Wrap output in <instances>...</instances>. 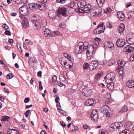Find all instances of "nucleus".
Listing matches in <instances>:
<instances>
[{
	"instance_id": "nucleus-1",
	"label": "nucleus",
	"mask_w": 134,
	"mask_h": 134,
	"mask_svg": "<svg viewBox=\"0 0 134 134\" xmlns=\"http://www.w3.org/2000/svg\"><path fill=\"white\" fill-rule=\"evenodd\" d=\"M88 46V43L86 42H80L75 47L74 51L75 53L77 54L81 53L83 51L86 49Z\"/></svg>"
},
{
	"instance_id": "nucleus-2",
	"label": "nucleus",
	"mask_w": 134,
	"mask_h": 134,
	"mask_svg": "<svg viewBox=\"0 0 134 134\" xmlns=\"http://www.w3.org/2000/svg\"><path fill=\"white\" fill-rule=\"evenodd\" d=\"M45 5L43 3L39 2L37 3H30L29 4V7L30 9L35 11L38 9L40 10H44L46 8Z\"/></svg>"
},
{
	"instance_id": "nucleus-3",
	"label": "nucleus",
	"mask_w": 134,
	"mask_h": 134,
	"mask_svg": "<svg viewBox=\"0 0 134 134\" xmlns=\"http://www.w3.org/2000/svg\"><path fill=\"white\" fill-rule=\"evenodd\" d=\"M66 58H62L60 62L61 65L67 69H69L71 68L72 64L70 60H68L67 62L65 60Z\"/></svg>"
},
{
	"instance_id": "nucleus-4",
	"label": "nucleus",
	"mask_w": 134,
	"mask_h": 134,
	"mask_svg": "<svg viewBox=\"0 0 134 134\" xmlns=\"http://www.w3.org/2000/svg\"><path fill=\"white\" fill-rule=\"evenodd\" d=\"M123 127V125L120 122H115L112 124L109 130L110 131H114L116 129H121Z\"/></svg>"
},
{
	"instance_id": "nucleus-5",
	"label": "nucleus",
	"mask_w": 134,
	"mask_h": 134,
	"mask_svg": "<svg viewBox=\"0 0 134 134\" xmlns=\"http://www.w3.org/2000/svg\"><path fill=\"white\" fill-rule=\"evenodd\" d=\"M102 9L100 8L94 7L91 10V13L93 16H100L101 15Z\"/></svg>"
},
{
	"instance_id": "nucleus-6",
	"label": "nucleus",
	"mask_w": 134,
	"mask_h": 134,
	"mask_svg": "<svg viewBox=\"0 0 134 134\" xmlns=\"http://www.w3.org/2000/svg\"><path fill=\"white\" fill-rule=\"evenodd\" d=\"M19 17L22 20L21 24L23 28L25 29L28 27L29 25L28 20L24 16L20 15Z\"/></svg>"
},
{
	"instance_id": "nucleus-7",
	"label": "nucleus",
	"mask_w": 134,
	"mask_h": 134,
	"mask_svg": "<svg viewBox=\"0 0 134 134\" xmlns=\"http://www.w3.org/2000/svg\"><path fill=\"white\" fill-rule=\"evenodd\" d=\"M115 76V74L114 72H111L108 74L105 77V82H108L112 81L114 79Z\"/></svg>"
},
{
	"instance_id": "nucleus-8",
	"label": "nucleus",
	"mask_w": 134,
	"mask_h": 134,
	"mask_svg": "<svg viewBox=\"0 0 134 134\" xmlns=\"http://www.w3.org/2000/svg\"><path fill=\"white\" fill-rule=\"evenodd\" d=\"M19 11L21 15H29L28 9L27 7L26 6H23L19 8Z\"/></svg>"
},
{
	"instance_id": "nucleus-9",
	"label": "nucleus",
	"mask_w": 134,
	"mask_h": 134,
	"mask_svg": "<svg viewBox=\"0 0 134 134\" xmlns=\"http://www.w3.org/2000/svg\"><path fill=\"white\" fill-rule=\"evenodd\" d=\"M58 12V16H59L60 14H61L64 17L68 16L67 10L66 8L65 7L59 8Z\"/></svg>"
},
{
	"instance_id": "nucleus-10",
	"label": "nucleus",
	"mask_w": 134,
	"mask_h": 134,
	"mask_svg": "<svg viewBox=\"0 0 134 134\" xmlns=\"http://www.w3.org/2000/svg\"><path fill=\"white\" fill-rule=\"evenodd\" d=\"M87 51L86 52V54L87 55V58L88 59H90L92 57V52L94 50L92 46H88V48L86 49Z\"/></svg>"
},
{
	"instance_id": "nucleus-11",
	"label": "nucleus",
	"mask_w": 134,
	"mask_h": 134,
	"mask_svg": "<svg viewBox=\"0 0 134 134\" xmlns=\"http://www.w3.org/2000/svg\"><path fill=\"white\" fill-rule=\"evenodd\" d=\"M126 40L129 44H134V34H128L126 36Z\"/></svg>"
},
{
	"instance_id": "nucleus-12",
	"label": "nucleus",
	"mask_w": 134,
	"mask_h": 134,
	"mask_svg": "<svg viewBox=\"0 0 134 134\" xmlns=\"http://www.w3.org/2000/svg\"><path fill=\"white\" fill-rule=\"evenodd\" d=\"M125 41L124 39L119 38L118 39L116 42V45L118 47H123L126 44Z\"/></svg>"
},
{
	"instance_id": "nucleus-13",
	"label": "nucleus",
	"mask_w": 134,
	"mask_h": 134,
	"mask_svg": "<svg viewBox=\"0 0 134 134\" xmlns=\"http://www.w3.org/2000/svg\"><path fill=\"white\" fill-rule=\"evenodd\" d=\"M91 119L92 120L95 121H97L98 119V112L96 110H92L91 114Z\"/></svg>"
},
{
	"instance_id": "nucleus-14",
	"label": "nucleus",
	"mask_w": 134,
	"mask_h": 134,
	"mask_svg": "<svg viewBox=\"0 0 134 134\" xmlns=\"http://www.w3.org/2000/svg\"><path fill=\"white\" fill-rule=\"evenodd\" d=\"M101 39L98 38H94L93 41V45H90V46H92L93 48L95 49L98 46L99 44V42H101Z\"/></svg>"
},
{
	"instance_id": "nucleus-15",
	"label": "nucleus",
	"mask_w": 134,
	"mask_h": 134,
	"mask_svg": "<svg viewBox=\"0 0 134 134\" xmlns=\"http://www.w3.org/2000/svg\"><path fill=\"white\" fill-rule=\"evenodd\" d=\"M32 26L34 29L36 30H39L41 28V25L40 22L38 21L33 22Z\"/></svg>"
},
{
	"instance_id": "nucleus-16",
	"label": "nucleus",
	"mask_w": 134,
	"mask_h": 134,
	"mask_svg": "<svg viewBox=\"0 0 134 134\" xmlns=\"http://www.w3.org/2000/svg\"><path fill=\"white\" fill-rule=\"evenodd\" d=\"M95 100L94 99H88L85 103V105L86 106H92L94 103Z\"/></svg>"
},
{
	"instance_id": "nucleus-17",
	"label": "nucleus",
	"mask_w": 134,
	"mask_h": 134,
	"mask_svg": "<svg viewBox=\"0 0 134 134\" xmlns=\"http://www.w3.org/2000/svg\"><path fill=\"white\" fill-rule=\"evenodd\" d=\"M91 92V90L88 88H84L82 90L83 94L85 96H89Z\"/></svg>"
},
{
	"instance_id": "nucleus-18",
	"label": "nucleus",
	"mask_w": 134,
	"mask_h": 134,
	"mask_svg": "<svg viewBox=\"0 0 134 134\" xmlns=\"http://www.w3.org/2000/svg\"><path fill=\"white\" fill-rule=\"evenodd\" d=\"M32 43L30 40L28 39H26L25 41V42L23 43V46L25 50H27L28 48L26 45L29 46L32 45Z\"/></svg>"
},
{
	"instance_id": "nucleus-19",
	"label": "nucleus",
	"mask_w": 134,
	"mask_h": 134,
	"mask_svg": "<svg viewBox=\"0 0 134 134\" xmlns=\"http://www.w3.org/2000/svg\"><path fill=\"white\" fill-rule=\"evenodd\" d=\"M103 25V24H101L98 26L97 30H98V31L99 32V34L103 32L105 30V28Z\"/></svg>"
},
{
	"instance_id": "nucleus-20",
	"label": "nucleus",
	"mask_w": 134,
	"mask_h": 134,
	"mask_svg": "<svg viewBox=\"0 0 134 134\" xmlns=\"http://www.w3.org/2000/svg\"><path fill=\"white\" fill-rule=\"evenodd\" d=\"M126 52H132L134 51V48L130 45H127L124 48Z\"/></svg>"
},
{
	"instance_id": "nucleus-21",
	"label": "nucleus",
	"mask_w": 134,
	"mask_h": 134,
	"mask_svg": "<svg viewBox=\"0 0 134 134\" xmlns=\"http://www.w3.org/2000/svg\"><path fill=\"white\" fill-rule=\"evenodd\" d=\"M117 15L120 21H123L125 19V16L122 12H118L117 13Z\"/></svg>"
},
{
	"instance_id": "nucleus-22",
	"label": "nucleus",
	"mask_w": 134,
	"mask_h": 134,
	"mask_svg": "<svg viewBox=\"0 0 134 134\" xmlns=\"http://www.w3.org/2000/svg\"><path fill=\"white\" fill-rule=\"evenodd\" d=\"M90 5L89 4H86L83 8V10L85 12L87 13H91V10L90 9Z\"/></svg>"
},
{
	"instance_id": "nucleus-23",
	"label": "nucleus",
	"mask_w": 134,
	"mask_h": 134,
	"mask_svg": "<svg viewBox=\"0 0 134 134\" xmlns=\"http://www.w3.org/2000/svg\"><path fill=\"white\" fill-rule=\"evenodd\" d=\"M125 28V25L124 24L121 23L118 29V31L120 34L122 33L124 31Z\"/></svg>"
},
{
	"instance_id": "nucleus-24",
	"label": "nucleus",
	"mask_w": 134,
	"mask_h": 134,
	"mask_svg": "<svg viewBox=\"0 0 134 134\" xmlns=\"http://www.w3.org/2000/svg\"><path fill=\"white\" fill-rule=\"evenodd\" d=\"M126 85L129 88H133L134 87V81L132 80L129 81L126 83Z\"/></svg>"
},
{
	"instance_id": "nucleus-25",
	"label": "nucleus",
	"mask_w": 134,
	"mask_h": 134,
	"mask_svg": "<svg viewBox=\"0 0 134 134\" xmlns=\"http://www.w3.org/2000/svg\"><path fill=\"white\" fill-rule=\"evenodd\" d=\"M101 109L102 112L105 113L108 111H110V109L109 108L107 105H104L101 108Z\"/></svg>"
},
{
	"instance_id": "nucleus-26",
	"label": "nucleus",
	"mask_w": 134,
	"mask_h": 134,
	"mask_svg": "<svg viewBox=\"0 0 134 134\" xmlns=\"http://www.w3.org/2000/svg\"><path fill=\"white\" fill-rule=\"evenodd\" d=\"M32 20L34 22L38 21L40 22L41 18L40 17L37 15H33L31 17Z\"/></svg>"
},
{
	"instance_id": "nucleus-27",
	"label": "nucleus",
	"mask_w": 134,
	"mask_h": 134,
	"mask_svg": "<svg viewBox=\"0 0 134 134\" xmlns=\"http://www.w3.org/2000/svg\"><path fill=\"white\" fill-rule=\"evenodd\" d=\"M56 16V13L54 11L50 10L49 13V16L50 18L53 19Z\"/></svg>"
},
{
	"instance_id": "nucleus-28",
	"label": "nucleus",
	"mask_w": 134,
	"mask_h": 134,
	"mask_svg": "<svg viewBox=\"0 0 134 134\" xmlns=\"http://www.w3.org/2000/svg\"><path fill=\"white\" fill-rule=\"evenodd\" d=\"M106 82L108 83L107 86L109 90H111L113 89L114 88V84L113 82L109 81Z\"/></svg>"
},
{
	"instance_id": "nucleus-29",
	"label": "nucleus",
	"mask_w": 134,
	"mask_h": 134,
	"mask_svg": "<svg viewBox=\"0 0 134 134\" xmlns=\"http://www.w3.org/2000/svg\"><path fill=\"white\" fill-rule=\"evenodd\" d=\"M77 4L79 7L82 8H83L86 5V2L84 0H81Z\"/></svg>"
},
{
	"instance_id": "nucleus-30",
	"label": "nucleus",
	"mask_w": 134,
	"mask_h": 134,
	"mask_svg": "<svg viewBox=\"0 0 134 134\" xmlns=\"http://www.w3.org/2000/svg\"><path fill=\"white\" fill-rule=\"evenodd\" d=\"M114 44L113 43L110 42H108L105 43L104 46L106 48H111L113 47Z\"/></svg>"
},
{
	"instance_id": "nucleus-31",
	"label": "nucleus",
	"mask_w": 134,
	"mask_h": 134,
	"mask_svg": "<svg viewBox=\"0 0 134 134\" xmlns=\"http://www.w3.org/2000/svg\"><path fill=\"white\" fill-rule=\"evenodd\" d=\"M124 69L123 67L121 66H118L116 69V71L118 72L120 75H122L124 73Z\"/></svg>"
},
{
	"instance_id": "nucleus-32",
	"label": "nucleus",
	"mask_w": 134,
	"mask_h": 134,
	"mask_svg": "<svg viewBox=\"0 0 134 134\" xmlns=\"http://www.w3.org/2000/svg\"><path fill=\"white\" fill-rule=\"evenodd\" d=\"M58 35L62 36V34L58 31H56L53 32L51 34V36L52 37H55Z\"/></svg>"
},
{
	"instance_id": "nucleus-33",
	"label": "nucleus",
	"mask_w": 134,
	"mask_h": 134,
	"mask_svg": "<svg viewBox=\"0 0 134 134\" xmlns=\"http://www.w3.org/2000/svg\"><path fill=\"white\" fill-rule=\"evenodd\" d=\"M119 134H132L131 131L129 129H125L120 132Z\"/></svg>"
},
{
	"instance_id": "nucleus-34",
	"label": "nucleus",
	"mask_w": 134,
	"mask_h": 134,
	"mask_svg": "<svg viewBox=\"0 0 134 134\" xmlns=\"http://www.w3.org/2000/svg\"><path fill=\"white\" fill-rule=\"evenodd\" d=\"M128 19L134 18V11H132L129 12L128 13Z\"/></svg>"
},
{
	"instance_id": "nucleus-35",
	"label": "nucleus",
	"mask_w": 134,
	"mask_h": 134,
	"mask_svg": "<svg viewBox=\"0 0 134 134\" xmlns=\"http://www.w3.org/2000/svg\"><path fill=\"white\" fill-rule=\"evenodd\" d=\"M10 117L6 116H2L1 118V121L2 122L8 121L9 120Z\"/></svg>"
},
{
	"instance_id": "nucleus-36",
	"label": "nucleus",
	"mask_w": 134,
	"mask_h": 134,
	"mask_svg": "<svg viewBox=\"0 0 134 134\" xmlns=\"http://www.w3.org/2000/svg\"><path fill=\"white\" fill-rule=\"evenodd\" d=\"M50 32V31L49 29H46L44 31V35L45 37H47L48 36H51Z\"/></svg>"
},
{
	"instance_id": "nucleus-37",
	"label": "nucleus",
	"mask_w": 134,
	"mask_h": 134,
	"mask_svg": "<svg viewBox=\"0 0 134 134\" xmlns=\"http://www.w3.org/2000/svg\"><path fill=\"white\" fill-rule=\"evenodd\" d=\"M41 22L42 25L43 27H46L47 25V23L46 20L44 19H42L40 21Z\"/></svg>"
},
{
	"instance_id": "nucleus-38",
	"label": "nucleus",
	"mask_w": 134,
	"mask_h": 134,
	"mask_svg": "<svg viewBox=\"0 0 134 134\" xmlns=\"http://www.w3.org/2000/svg\"><path fill=\"white\" fill-rule=\"evenodd\" d=\"M118 63L119 65L118 66H121L122 67H123L125 64V62L122 60H118Z\"/></svg>"
},
{
	"instance_id": "nucleus-39",
	"label": "nucleus",
	"mask_w": 134,
	"mask_h": 134,
	"mask_svg": "<svg viewBox=\"0 0 134 134\" xmlns=\"http://www.w3.org/2000/svg\"><path fill=\"white\" fill-rule=\"evenodd\" d=\"M98 64L100 65H103L106 64L107 63V61L104 60H103L97 61Z\"/></svg>"
},
{
	"instance_id": "nucleus-40",
	"label": "nucleus",
	"mask_w": 134,
	"mask_h": 134,
	"mask_svg": "<svg viewBox=\"0 0 134 134\" xmlns=\"http://www.w3.org/2000/svg\"><path fill=\"white\" fill-rule=\"evenodd\" d=\"M132 122L131 121H128L127 122L124 124V127H126L127 128L130 127L132 125Z\"/></svg>"
},
{
	"instance_id": "nucleus-41",
	"label": "nucleus",
	"mask_w": 134,
	"mask_h": 134,
	"mask_svg": "<svg viewBox=\"0 0 134 134\" xmlns=\"http://www.w3.org/2000/svg\"><path fill=\"white\" fill-rule=\"evenodd\" d=\"M7 134H18L17 132L15 129H13L10 130L9 131L7 132Z\"/></svg>"
},
{
	"instance_id": "nucleus-42",
	"label": "nucleus",
	"mask_w": 134,
	"mask_h": 134,
	"mask_svg": "<svg viewBox=\"0 0 134 134\" xmlns=\"http://www.w3.org/2000/svg\"><path fill=\"white\" fill-rule=\"evenodd\" d=\"M128 110L127 107L126 106H123L121 109L120 110V112H125Z\"/></svg>"
},
{
	"instance_id": "nucleus-43",
	"label": "nucleus",
	"mask_w": 134,
	"mask_h": 134,
	"mask_svg": "<svg viewBox=\"0 0 134 134\" xmlns=\"http://www.w3.org/2000/svg\"><path fill=\"white\" fill-rule=\"evenodd\" d=\"M18 4L24 3H25L26 0H13Z\"/></svg>"
},
{
	"instance_id": "nucleus-44",
	"label": "nucleus",
	"mask_w": 134,
	"mask_h": 134,
	"mask_svg": "<svg viewBox=\"0 0 134 134\" xmlns=\"http://www.w3.org/2000/svg\"><path fill=\"white\" fill-rule=\"evenodd\" d=\"M98 5L102 6L105 2L104 0H96Z\"/></svg>"
},
{
	"instance_id": "nucleus-45",
	"label": "nucleus",
	"mask_w": 134,
	"mask_h": 134,
	"mask_svg": "<svg viewBox=\"0 0 134 134\" xmlns=\"http://www.w3.org/2000/svg\"><path fill=\"white\" fill-rule=\"evenodd\" d=\"M90 64L95 67H97L98 65L97 61L95 60L92 61Z\"/></svg>"
},
{
	"instance_id": "nucleus-46",
	"label": "nucleus",
	"mask_w": 134,
	"mask_h": 134,
	"mask_svg": "<svg viewBox=\"0 0 134 134\" xmlns=\"http://www.w3.org/2000/svg\"><path fill=\"white\" fill-rule=\"evenodd\" d=\"M105 113L106 116L108 117H110L112 115V112L110 110V111H108Z\"/></svg>"
},
{
	"instance_id": "nucleus-47",
	"label": "nucleus",
	"mask_w": 134,
	"mask_h": 134,
	"mask_svg": "<svg viewBox=\"0 0 134 134\" xmlns=\"http://www.w3.org/2000/svg\"><path fill=\"white\" fill-rule=\"evenodd\" d=\"M14 77V75L12 73L9 74L6 76V78L8 79H10Z\"/></svg>"
},
{
	"instance_id": "nucleus-48",
	"label": "nucleus",
	"mask_w": 134,
	"mask_h": 134,
	"mask_svg": "<svg viewBox=\"0 0 134 134\" xmlns=\"http://www.w3.org/2000/svg\"><path fill=\"white\" fill-rule=\"evenodd\" d=\"M111 9L110 8H107L104 10V12L106 14H108L110 12Z\"/></svg>"
},
{
	"instance_id": "nucleus-49",
	"label": "nucleus",
	"mask_w": 134,
	"mask_h": 134,
	"mask_svg": "<svg viewBox=\"0 0 134 134\" xmlns=\"http://www.w3.org/2000/svg\"><path fill=\"white\" fill-rule=\"evenodd\" d=\"M102 74L101 72H99L97 74H96L95 76V79H98L100 77L102 76Z\"/></svg>"
},
{
	"instance_id": "nucleus-50",
	"label": "nucleus",
	"mask_w": 134,
	"mask_h": 134,
	"mask_svg": "<svg viewBox=\"0 0 134 134\" xmlns=\"http://www.w3.org/2000/svg\"><path fill=\"white\" fill-rule=\"evenodd\" d=\"M97 67H95L94 66H93L92 65L90 64V65L89 66V68L90 69L91 71H93L95 69H96Z\"/></svg>"
},
{
	"instance_id": "nucleus-51",
	"label": "nucleus",
	"mask_w": 134,
	"mask_h": 134,
	"mask_svg": "<svg viewBox=\"0 0 134 134\" xmlns=\"http://www.w3.org/2000/svg\"><path fill=\"white\" fill-rule=\"evenodd\" d=\"M17 47L19 51L20 52H22V50L21 48V44L19 43H17Z\"/></svg>"
},
{
	"instance_id": "nucleus-52",
	"label": "nucleus",
	"mask_w": 134,
	"mask_h": 134,
	"mask_svg": "<svg viewBox=\"0 0 134 134\" xmlns=\"http://www.w3.org/2000/svg\"><path fill=\"white\" fill-rule=\"evenodd\" d=\"M83 68L85 69H86L88 68L89 66L88 64L87 63H85L83 65Z\"/></svg>"
},
{
	"instance_id": "nucleus-53",
	"label": "nucleus",
	"mask_w": 134,
	"mask_h": 134,
	"mask_svg": "<svg viewBox=\"0 0 134 134\" xmlns=\"http://www.w3.org/2000/svg\"><path fill=\"white\" fill-rule=\"evenodd\" d=\"M30 110H27L26 112H25L24 114L26 117H28L29 116V114L30 113Z\"/></svg>"
},
{
	"instance_id": "nucleus-54",
	"label": "nucleus",
	"mask_w": 134,
	"mask_h": 134,
	"mask_svg": "<svg viewBox=\"0 0 134 134\" xmlns=\"http://www.w3.org/2000/svg\"><path fill=\"white\" fill-rule=\"evenodd\" d=\"M57 77L56 76L54 75L52 77V80L53 82H56L57 81Z\"/></svg>"
},
{
	"instance_id": "nucleus-55",
	"label": "nucleus",
	"mask_w": 134,
	"mask_h": 134,
	"mask_svg": "<svg viewBox=\"0 0 134 134\" xmlns=\"http://www.w3.org/2000/svg\"><path fill=\"white\" fill-rule=\"evenodd\" d=\"M2 26L5 30H7L9 29L8 26L5 24H3Z\"/></svg>"
},
{
	"instance_id": "nucleus-56",
	"label": "nucleus",
	"mask_w": 134,
	"mask_h": 134,
	"mask_svg": "<svg viewBox=\"0 0 134 134\" xmlns=\"http://www.w3.org/2000/svg\"><path fill=\"white\" fill-rule=\"evenodd\" d=\"M66 0H57L56 2L58 3H63L65 2Z\"/></svg>"
},
{
	"instance_id": "nucleus-57",
	"label": "nucleus",
	"mask_w": 134,
	"mask_h": 134,
	"mask_svg": "<svg viewBox=\"0 0 134 134\" xmlns=\"http://www.w3.org/2000/svg\"><path fill=\"white\" fill-rule=\"evenodd\" d=\"M30 100V99L29 97H26L25 98V99L24 100V102L25 103H28Z\"/></svg>"
},
{
	"instance_id": "nucleus-58",
	"label": "nucleus",
	"mask_w": 134,
	"mask_h": 134,
	"mask_svg": "<svg viewBox=\"0 0 134 134\" xmlns=\"http://www.w3.org/2000/svg\"><path fill=\"white\" fill-rule=\"evenodd\" d=\"M104 94V95L105 97L107 99L109 98L110 96V94H109L108 95V94L106 92H105V93Z\"/></svg>"
},
{
	"instance_id": "nucleus-59",
	"label": "nucleus",
	"mask_w": 134,
	"mask_h": 134,
	"mask_svg": "<svg viewBox=\"0 0 134 134\" xmlns=\"http://www.w3.org/2000/svg\"><path fill=\"white\" fill-rule=\"evenodd\" d=\"M106 25L107 27L109 28H112V26L109 23L107 22L106 23Z\"/></svg>"
},
{
	"instance_id": "nucleus-60",
	"label": "nucleus",
	"mask_w": 134,
	"mask_h": 134,
	"mask_svg": "<svg viewBox=\"0 0 134 134\" xmlns=\"http://www.w3.org/2000/svg\"><path fill=\"white\" fill-rule=\"evenodd\" d=\"M74 5V2H72L69 4V6L70 8L73 7Z\"/></svg>"
},
{
	"instance_id": "nucleus-61",
	"label": "nucleus",
	"mask_w": 134,
	"mask_h": 134,
	"mask_svg": "<svg viewBox=\"0 0 134 134\" xmlns=\"http://www.w3.org/2000/svg\"><path fill=\"white\" fill-rule=\"evenodd\" d=\"M38 83L39 85V89L40 90H42L43 89V87L42 84V82L41 81H39Z\"/></svg>"
},
{
	"instance_id": "nucleus-62",
	"label": "nucleus",
	"mask_w": 134,
	"mask_h": 134,
	"mask_svg": "<svg viewBox=\"0 0 134 134\" xmlns=\"http://www.w3.org/2000/svg\"><path fill=\"white\" fill-rule=\"evenodd\" d=\"M83 128L85 129H88L90 128V126L88 125H84L83 126Z\"/></svg>"
},
{
	"instance_id": "nucleus-63",
	"label": "nucleus",
	"mask_w": 134,
	"mask_h": 134,
	"mask_svg": "<svg viewBox=\"0 0 134 134\" xmlns=\"http://www.w3.org/2000/svg\"><path fill=\"white\" fill-rule=\"evenodd\" d=\"M83 85V82L82 81H79L77 85L79 87H81Z\"/></svg>"
},
{
	"instance_id": "nucleus-64",
	"label": "nucleus",
	"mask_w": 134,
	"mask_h": 134,
	"mask_svg": "<svg viewBox=\"0 0 134 134\" xmlns=\"http://www.w3.org/2000/svg\"><path fill=\"white\" fill-rule=\"evenodd\" d=\"M130 59V60L131 61L134 60V54L131 55Z\"/></svg>"
}]
</instances>
